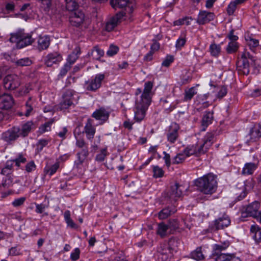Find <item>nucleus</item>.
<instances>
[{"label": "nucleus", "mask_w": 261, "mask_h": 261, "mask_svg": "<svg viewBox=\"0 0 261 261\" xmlns=\"http://www.w3.org/2000/svg\"><path fill=\"white\" fill-rule=\"evenodd\" d=\"M152 87L153 83L151 82H146L143 93L136 98L134 119L137 122H141L145 117L146 112L151 102Z\"/></svg>", "instance_id": "obj_1"}, {"label": "nucleus", "mask_w": 261, "mask_h": 261, "mask_svg": "<svg viewBox=\"0 0 261 261\" xmlns=\"http://www.w3.org/2000/svg\"><path fill=\"white\" fill-rule=\"evenodd\" d=\"M198 190L204 194H212L217 188V176L212 173L198 178L195 180Z\"/></svg>", "instance_id": "obj_2"}, {"label": "nucleus", "mask_w": 261, "mask_h": 261, "mask_svg": "<svg viewBox=\"0 0 261 261\" xmlns=\"http://www.w3.org/2000/svg\"><path fill=\"white\" fill-rule=\"evenodd\" d=\"M178 240L175 238H171L168 243L161 244L158 248V257L162 261H167L169 258H171L174 252L177 251Z\"/></svg>", "instance_id": "obj_3"}, {"label": "nucleus", "mask_w": 261, "mask_h": 261, "mask_svg": "<svg viewBox=\"0 0 261 261\" xmlns=\"http://www.w3.org/2000/svg\"><path fill=\"white\" fill-rule=\"evenodd\" d=\"M255 59L249 53H244L239 58L237 63V68L239 73L248 75L250 72V66L254 65Z\"/></svg>", "instance_id": "obj_4"}, {"label": "nucleus", "mask_w": 261, "mask_h": 261, "mask_svg": "<svg viewBox=\"0 0 261 261\" xmlns=\"http://www.w3.org/2000/svg\"><path fill=\"white\" fill-rule=\"evenodd\" d=\"M75 92L72 89H66L62 96V100L59 105L61 110H66L74 105V95Z\"/></svg>", "instance_id": "obj_5"}, {"label": "nucleus", "mask_w": 261, "mask_h": 261, "mask_svg": "<svg viewBox=\"0 0 261 261\" xmlns=\"http://www.w3.org/2000/svg\"><path fill=\"white\" fill-rule=\"evenodd\" d=\"M259 206L260 203L256 201L249 204L246 208L245 211L242 212V217H252L261 223V212L258 211Z\"/></svg>", "instance_id": "obj_6"}, {"label": "nucleus", "mask_w": 261, "mask_h": 261, "mask_svg": "<svg viewBox=\"0 0 261 261\" xmlns=\"http://www.w3.org/2000/svg\"><path fill=\"white\" fill-rule=\"evenodd\" d=\"M3 85L6 89L14 90L20 86V79L16 74H9L4 77Z\"/></svg>", "instance_id": "obj_7"}, {"label": "nucleus", "mask_w": 261, "mask_h": 261, "mask_svg": "<svg viewBox=\"0 0 261 261\" xmlns=\"http://www.w3.org/2000/svg\"><path fill=\"white\" fill-rule=\"evenodd\" d=\"M230 224L229 217L226 214H224L222 217L214 221V224L210 226V229L211 231L214 232L227 227Z\"/></svg>", "instance_id": "obj_8"}, {"label": "nucleus", "mask_w": 261, "mask_h": 261, "mask_svg": "<svg viewBox=\"0 0 261 261\" xmlns=\"http://www.w3.org/2000/svg\"><path fill=\"white\" fill-rule=\"evenodd\" d=\"M105 77L104 74H98L95 75L94 79L86 82L85 86L86 90L95 91L100 87L101 82L104 80Z\"/></svg>", "instance_id": "obj_9"}, {"label": "nucleus", "mask_w": 261, "mask_h": 261, "mask_svg": "<svg viewBox=\"0 0 261 261\" xmlns=\"http://www.w3.org/2000/svg\"><path fill=\"white\" fill-rule=\"evenodd\" d=\"M20 136V128L14 126L2 134V138L5 141L11 143Z\"/></svg>", "instance_id": "obj_10"}, {"label": "nucleus", "mask_w": 261, "mask_h": 261, "mask_svg": "<svg viewBox=\"0 0 261 261\" xmlns=\"http://www.w3.org/2000/svg\"><path fill=\"white\" fill-rule=\"evenodd\" d=\"M69 19V22L72 25L78 27L84 22L85 14L82 11L80 10H76L74 12H70Z\"/></svg>", "instance_id": "obj_11"}, {"label": "nucleus", "mask_w": 261, "mask_h": 261, "mask_svg": "<svg viewBox=\"0 0 261 261\" xmlns=\"http://www.w3.org/2000/svg\"><path fill=\"white\" fill-rule=\"evenodd\" d=\"M179 129V125L175 122L172 123L170 125L167 133V138L170 143H174L178 139Z\"/></svg>", "instance_id": "obj_12"}, {"label": "nucleus", "mask_w": 261, "mask_h": 261, "mask_svg": "<svg viewBox=\"0 0 261 261\" xmlns=\"http://www.w3.org/2000/svg\"><path fill=\"white\" fill-rule=\"evenodd\" d=\"M180 187L181 186L177 183L171 186L170 189L165 193L166 197L172 201H176L182 195Z\"/></svg>", "instance_id": "obj_13"}, {"label": "nucleus", "mask_w": 261, "mask_h": 261, "mask_svg": "<svg viewBox=\"0 0 261 261\" xmlns=\"http://www.w3.org/2000/svg\"><path fill=\"white\" fill-rule=\"evenodd\" d=\"M124 16L123 12L117 13L114 16L111 17L106 23L105 29L108 32H111L120 22V20Z\"/></svg>", "instance_id": "obj_14"}, {"label": "nucleus", "mask_w": 261, "mask_h": 261, "mask_svg": "<svg viewBox=\"0 0 261 261\" xmlns=\"http://www.w3.org/2000/svg\"><path fill=\"white\" fill-rule=\"evenodd\" d=\"M110 4L114 9L125 8L126 12L129 13L133 12V5L129 0H115V2L114 0H110Z\"/></svg>", "instance_id": "obj_15"}, {"label": "nucleus", "mask_w": 261, "mask_h": 261, "mask_svg": "<svg viewBox=\"0 0 261 261\" xmlns=\"http://www.w3.org/2000/svg\"><path fill=\"white\" fill-rule=\"evenodd\" d=\"M62 55L58 52L48 54L45 59V64L47 67H51L54 64H57L62 60Z\"/></svg>", "instance_id": "obj_16"}, {"label": "nucleus", "mask_w": 261, "mask_h": 261, "mask_svg": "<svg viewBox=\"0 0 261 261\" xmlns=\"http://www.w3.org/2000/svg\"><path fill=\"white\" fill-rule=\"evenodd\" d=\"M214 137V134L207 133L203 138V143L198 147L199 152H205L212 145Z\"/></svg>", "instance_id": "obj_17"}, {"label": "nucleus", "mask_w": 261, "mask_h": 261, "mask_svg": "<svg viewBox=\"0 0 261 261\" xmlns=\"http://www.w3.org/2000/svg\"><path fill=\"white\" fill-rule=\"evenodd\" d=\"M14 103L12 96L10 94H3L0 96V109L8 110L12 108Z\"/></svg>", "instance_id": "obj_18"}, {"label": "nucleus", "mask_w": 261, "mask_h": 261, "mask_svg": "<svg viewBox=\"0 0 261 261\" xmlns=\"http://www.w3.org/2000/svg\"><path fill=\"white\" fill-rule=\"evenodd\" d=\"M214 18V14L213 13L202 11L200 12L197 19V22L199 24H204L213 20Z\"/></svg>", "instance_id": "obj_19"}, {"label": "nucleus", "mask_w": 261, "mask_h": 261, "mask_svg": "<svg viewBox=\"0 0 261 261\" xmlns=\"http://www.w3.org/2000/svg\"><path fill=\"white\" fill-rule=\"evenodd\" d=\"M92 116L96 120H99L104 122L108 119L109 113L105 108H101L98 110H96L92 114Z\"/></svg>", "instance_id": "obj_20"}, {"label": "nucleus", "mask_w": 261, "mask_h": 261, "mask_svg": "<svg viewBox=\"0 0 261 261\" xmlns=\"http://www.w3.org/2000/svg\"><path fill=\"white\" fill-rule=\"evenodd\" d=\"M95 128L93 125V120L88 119L84 127V132L88 139L91 140L94 138L95 134Z\"/></svg>", "instance_id": "obj_21"}, {"label": "nucleus", "mask_w": 261, "mask_h": 261, "mask_svg": "<svg viewBox=\"0 0 261 261\" xmlns=\"http://www.w3.org/2000/svg\"><path fill=\"white\" fill-rule=\"evenodd\" d=\"M34 39L30 34H24L21 33L20 40L18 42V48H21L28 45L32 44L34 42Z\"/></svg>", "instance_id": "obj_22"}, {"label": "nucleus", "mask_w": 261, "mask_h": 261, "mask_svg": "<svg viewBox=\"0 0 261 261\" xmlns=\"http://www.w3.org/2000/svg\"><path fill=\"white\" fill-rule=\"evenodd\" d=\"M213 118V112L206 111L204 113L201 120L202 130H205L208 125L212 123Z\"/></svg>", "instance_id": "obj_23"}, {"label": "nucleus", "mask_w": 261, "mask_h": 261, "mask_svg": "<svg viewBox=\"0 0 261 261\" xmlns=\"http://www.w3.org/2000/svg\"><path fill=\"white\" fill-rule=\"evenodd\" d=\"M50 38L47 36H40L38 40V49L41 51L46 49L50 44Z\"/></svg>", "instance_id": "obj_24"}, {"label": "nucleus", "mask_w": 261, "mask_h": 261, "mask_svg": "<svg viewBox=\"0 0 261 261\" xmlns=\"http://www.w3.org/2000/svg\"><path fill=\"white\" fill-rule=\"evenodd\" d=\"M176 212L175 207L173 206H168L161 210L158 214V217L160 219H165L168 218L171 214Z\"/></svg>", "instance_id": "obj_25"}, {"label": "nucleus", "mask_w": 261, "mask_h": 261, "mask_svg": "<svg viewBox=\"0 0 261 261\" xmlns=\"http://www.w3.org/2000/svg\"><path fill=\"white\" fill-rule=\"evenodd\" d=\"M230 245L229 241H225L219 244H215L213 246V254H218V253H222V251L225 250Z\"/></svg>", "instance_id": "obj_26"}, {"label": "nucleus", "mask_w": 261, "mask_h": 261, "mask_svg": "<svg viewBox=\"0 0 261 261\" xmlns=\"http://www.w3.org/2000/svg\"><path fill=\"white\" fill-rule=\"evenodd\" d=\"M249 135L251 141H256L261 137V130L259 129V126L255 125L250 129Z\"/></svg>", "instance_id": "obj_27"}, {"label": "nucleus", "mask_w": 261, "mask_h": 261, "mask_svg": "<svg viewBox=\"0 0 261 261\" xmlns=\"http://www.w3.org/2000/svg\"><path fill=\"white\" fill-rule=\"evenodd\" d=\"M252 237L257 243L261 242V229L257 226L252 225L250 228Z\"/></svg>", "instance_id": "obj_28"}, {"label": "nucleus", "mask_w": 261, "mask_h": 261, "mask_svg": "<svg viewBox=\"0 0 261 261\" xmlns=\"http://www.w3.org/2000/svg\"><path fill=\"white\" fill-rule=\"evenodd\" d=\"M212 255L214 257H215V261H230L233 257L234 254L220 253L218 254H213Z\"/></svg>", "instance_id": "obj_29"}, {"label": "nucleus", "mask_w": 261, "mask_h": 261, "mask_svg": "<svg viewBox=\"0 0 261 261\" xmlns=\"http://www.w3.org/2000/svg\"><path fill=\"white\" fill-rule=\"evenodd\" d=\"M80 48L79 47L75 48L72 53L68 55L66 63H69L70 65L71 66L78 59L79 55L80 54Z\"/></svg>", "instance_id": "obj_30"}, {"label": "nucleus", "mask_w": 261, "mask_h": 261, "mask_svg": "<svg viewBox=\"0 0 261 261\" xmlns=\"http://www.w3.org/2000/svg\"><path fill=\"white\" fill-rule=\"evenodd\" d=\"M245 2V0H235L230 2L227 8V12L228 14L229 15H232L237 8V5H241Z\"/></svg>", "instance_id": "obj_31"}, {"label": "nucleus", "mask_w": 261, "mask_h": 261, "mask_svg": "<svg viewBox=\"0 0 261 261\" xmlns=\"http://www.w3.org/2000/svg\"><path fill=\"white\" fill-rule=\"evenodd\" d=\"M89 151L88 147H85L83 148H82L81 151L77 153V156L78 158L77 160V164L82 165L84 162L86 158L89 155Z\"/></svg>", "instance_id": "obj_32"}, {"label": "nucleus", "mask_w": 261, "mask_h": 261, "mask_svg": "<svg viewBox=\"0 0 261 261\" xmlns=\"http://www.w3.org/2000/svg\"><path fill=\"white\" fill-rule=\"evenodd\" d=\"M59 168V163L56 162L51 166H46L44 169V173L51 176L55 174Z\"/></svg>", "instance_id": "obj_33"}, {"label": "nucleus", "mask_w": 261, "mask_h": 261, "mask_svg": "<svg viewBox=\"0 0 261 261\" xmlns=\"http://www.w3.org/2000/svg\"><path fill=\"white\" fill-rule=\"evenodd\" d=\"M192 258L199 261L204 259V256L201 250V247H197L194 251L190 254Z\"/></svg>", "instance_id": "obj_34"}, {"label": "nucleus", "mask_w": 261, "mask_h": 261, "mask_svg": "<svg viewBox=\"0 0 261 261\" xmlns=\"http://www.w3.org/2000/svg\"><path fill=\"white\" fill-rule=\"evenodd\" d=\"M256 165L254 163H246L242 170V173L243 174H251L256 169Z\"/></svg>", "instance_id": "obj_35"}, {"label": "nucleus", "mask_w": 261, "mask_h": 261, "mask_svg": "<svg viewBox=\"0 0 261 261\" xmlns=\"http://www.w3.org/2000/svg\"><path fill=\"white\" fill-rule=\"evenodd\" d=\"M33 123L31 121L27 122L24 124L22 128H20V136L24 137L28 136L29 133L31 131Z\"/></svg>", "instance_id": "obj_36"}, {"label": "nucleus", "mask_w": 261, "mask_h": 261, "mask_svg": "<svg viewBox=\"0 0 261 261\" xmlns=\"http://www.w3.org/2000/svg\"><path fill=\"white\" fill-rule=\"evenodd\" d=\"M103 55V50L97 46H95L91 52V56L95 60H99Z\"/></svg>", "instance_id": "obj_37"}, {"label": "nucleus", "mask_w": 261, "mask_h": 261, "mask_svg": "<svg viewBox=\"0 0 261 261\" xmlns=\"http://www.w3.org/2000/svg\"><path fill=\"white\" fill-rule=\"evenodd\" d=\"M168 229L169 228L167 225L163 223H159L158 227L157 234L162 238H164L167 236V231Z\"/></svg>", "instance_id": "obj_38"}, {"label": "nucleus", "mask_w": 261, "mask_h": 261, "mask_svg": "<svg viewBox=\"0 0 261 261\" xmlns=\"http://www.w3.org/2000/svg\"><path fill=\"white\" fill-rule=\"evenodd\" d=\"M2 178V180L0 178V191L9 188L12 184V180L9 177H6L5 178L3 177Z\"/></svg>", "instance_id": "obj_39"}, {"label": "nucleus", "mask_w": 261, "mask_h": 261, "mask_svg": "<svg viewBox=\"0 0 261 261\" xmlns=\"http://www.w3.org/2000/svg\"><path fill=\"white\" fill-rule=\"evenodd\" d=\"M239 48V44L236 41H230L226 47V51L228 54L236 53Z\"/></svg>", "instance_id": "obj_40"}, {"label": "nucleus", "mask_w": 261, "mask_h": 261, "mask_svg": "<svg viewBox=\"0 0 261 261\" xmlns=\"http://www.w3.org/2000/svg\"><path fill=\"white\" fill-rule=\"evenodd\" d=\"M66 2V9L72 12H74L77 10L76 9L78 7L77 4L74 0H65Z\"/></svg>", "instance_id": "obj_41"}, {"label": "nucleus", "mask_w": 261, "mask_h": 261, "mask_svg": "<svg viewBox=\"0 0 261 261\" xmlns=\"http://www.w3.org/2000/svg\"><path fill=\"white\" fill-rule=\"evenodd\" d=\"M184 153L186 154V156H189L193 154H203L205 152H199L198 148L196 149V147L192 146L191 147L186 148L184 151Z\"/></svg>", "instance_id": "obj_42"}, {"label": "nucleus", "mask_w": 261, "mask_h": 261, "mask_svg": "<svg viewBox=\"0 0 261 261\" xmlns=\"http://www.w3.org/2000/svg\"><path fill=\"white\" fill-rule=\"evenodd\" d=\"M210 51L212 56L217 57L221 51V47L216 44H212L210 47Z\"/></svg>", "instance_id": "obj_43"}, {"label": "nucleus", "mask_w": 261, "mask_h": 261, "mask_svg": "<svg viewBox=\"0 0 261 261\" xmlns=\"http://www.w3.org/2000/svg\"><path fill=\"white\" fill-rule=\"evenodd\" d=\"M196 93L197 92L195 91L194 87H192L187 90H185L184 100H190Z\"/></svg>", "instance_id": "obj_44"}, {"label": "nucleus", "mask_w": 261, "mask_h": 261, "mask_svg": "<svg viewBox=\"0 0 261 261\" xmlns=\"http://www.w3.org/2000/svg\"><path fill=\"white\" fill-rule=\"evenodd\" d=\"M41 4L44 10L48 11L52 6L53 0H37Z\"/></svg>", "instance_id": "obj_45"}, {"label": "nucleus", "mask_w": 261, "mask_h": 261, "mask_svg": "<svg viewBox=\"0 0 261 261\" xmlns=\"http://www.w3.org/2000/svg\"><path fill=\"white\" fill-rule=\"evenodd\" d=\"M31 64L32 61L29 58H22L15 62V64L19 66H30Z\"/></svg>", "instance_id": "obj_46"}, {"label": "nucleus", "mask_w": 261, "mask_h": 261, "mask_svg": "<svg viewBox=\"0 0 261 261\" xmlns=\"http://www.w3.org/2000/svg\"><path fill=\"white\" fill-rule=\"evenodd\" d=\"M21 32H17L11 34V37L9 40L12 43H16V47L18 48V42L20 40Z\"/></svg>", "instance_id": "obj_47"}, {"label": "nucleus", "mask_w": 261, "mask_h": 261, "mask_svg": "<svg viewBox=\"0 0 261 261\" xmlns=\"http://www.w3.org/2000/svg\"><path fill=\"white\" fill-rule=\"evenodd\" d=\"M153 177L155 178L161 177L164 175V171L158 166L153 167Z\"/></svg>", "instance_id": "obj_48"}, {"label": "nucleus", "mask_w": 261, "mask_h": 261, "mask_svg": "<svg viewBox=\"0 0 261 261\" xmlns=\"http://www.w3.org/2000/svg\"><path fill=\"white\" fill-rule=\"evenodd\" d=\"M53 121H48L47 122H45L44 124L41 125L39 129V132H40V133H45V132H48L49 130H50V126H51V125L52 124Z\"/></svg>", "instance_id": "obj_49"}, {"label": "nucleus", "mask_w": 261, "mask_h": 261, "mask_svg": "<svg viewBox=\"0 0 261 261\" xmlns=\"http://www.w3.org/2000/svg\"><path fill=\"white\" fill-rule=\"evenodd\" d=\"M119 50V47L117 46L111 44L108 51H107V55L108 56L112 57L116 55Z\"/></svg>", "instance_id": "obj_50"}, {"label": "nucleus", "mask_w": 261, "mask_h": 261, "mask_svg": "<svg viewBox=\"0 0 261 261\" xmlns=\"http://www.w3.org/2000/svg\"><path fill=\"white\" fill-rule=\"evenodd\" d=\"M186 157L185 153H179L174 158L173 164H180L185 161Z\"/></svg>", "instance_id": "obj_51"}, {"label": "nucleus", "mask_w": 261, "mask_h": 261, "mask_svg": "<svg viewBox=\"0 0 261 261\" xmlns=\"http://www.w3.org/2000/svg\"><path fill=\"white\" fill-rule=\"evenodd\" d=\"M167 225L171 231L175 230L179 227L178 222L176 219L170 220Z\"/></svg>", "instance_id": "obj_52"}, {"label": "nucleus", "mask_w": 261, "mask_h": 261, "mask_svg": "<svg viewBox=\"0 0 261 261\" xmlns=\"http://www.w3.org/2000/svg\"><path fill=\"white\" fill-rule=\"evenodd\" d=\"M49 140L47 139H40L39 140L37 144V150L40 151L42 150L44 147L46 146L49 143Z\"/></svg>", "instance_id": "obj_53"}, {"label": "nucleus", "mask_w": 261, "mask_h": 261, "mask_svg": "<svg viewBox=\"0 0 261 261\" xmlns=\"http://www.w3.org/2000/svg\"><path fill=\"white\" fill-rule=\"evenodd\" d=\"M186 42V38L185 36H182L179 38L176 41V47L178 49H180L182 47Z\"/></svg>", "instance_id": "obj_54"}, {"label": "nucleus", "mask_w": 261, "mask_h": 261, "mask_svg": "<svg viewBox=\"0 0 261 261\" xmlns=\"http://www.w3.org/2000/svg\"><path fill=\"white\" fill-rule=\"evenodd\" d=\"M174 61L173 56L168 55L162 63V65L165 67H168Z\"/></svg>", "instance_id": "obj_55"}, {"label": "nucleus", "mask_w": 261, "mask_h": 261, "mask_svg": "<svg viewBox=\"0 0 261 261\" xmlns=\"http://www.w3.org/2000/svg\"><path fill=\"white\" fill-rule=\"evenodd\" d=\"M189 19V18L188 17H185L183 18L179 19L175 21H174V25H180L182 24H189V21L188 20Z\"/></svg>", "instance_id": "obj_56"}, {"label": "nucleus", "mask_w": 261, "mask_h": 261, "mask_svg": "<svg viewBox=\"0 0 261 261\" xmlns=\"http://www.w3.org/2000/svg\"><path fill=\"white\" fill-rule=\"evenodd\" d=\"M27 161V159L25 158H24L22 154H19L18 158L15 159V160H13V162L15 163V165L19 167L20 164L21 163H24Z\"/></svg>", "instance_id": "obj_57"}, {"label": "nucleus", "mask_w": 261, "mask_h": 261, "mask_svg": "<svg viewBox=\"0 0 261 261\" xmlns=\"http://www.w3.org/2000/svg\"><path fill=\"white\" fill-rule=\"evenodd\" d=\"M74 136L76 139V145L77 147L81 149L87 147V144L83 139H78L75 134H74Z\"/></svg>", "instance_id": "obj_58"}, {"label": "nucleus", "mask_w": 261, "mask_h": 261, "mask_svg": "<svg viewBox=\"0 0 261 261\" xmlns=\"http://www.w3.org/2000/svg\"><path fill=\"white\" fill-rule=\"evenodd\" d=\"M80 250L79 248H76L71 253L70 258L72 260H76L80 257Z\"/></svg>", "instance_id": "obj_59"}, {"label": "nucleus", "mask_w": 261, "mask_h": 261, "mask_svg": "<svg viewBox=\"0 0 261 261\" xmlns=\"http://www.w3.org/2000/svg\"><path fill=\"white\" fill-rule=\"evenodd\" d=\"M71 66L69 63H66L64 67L61 69L59 75L63 76L66 74L67 72L71 69Z\"/></svg>", "instance_id": "obj_60"}, {"label": "nucleus", "mask_w": 261, "mask_h": 261, "mask_svg": "<svg viewBox=\"0 0 261 261\" xmlns=\"http://www.w3.org/2000/svg\"><path fill=\"white\" fill-rule=\"evenodd\" d=\"M71 66L69 63H66L64 67L61 69L59 75L63 76L66 74L67 72L71 69Z\"/></svg>", "instance_id": "obj_61"}, {"label": "nucleus", "mask_w": 261, "mask_h": 261, "mask_svg": "<svg viewBox=\"0 0 261 261\" xmlns=\"http://www.w3.org/2000/svg\"><path fill=\"white\" fill-rule=\"evenodd\" d=\"M36 167L34 162L31 161L25 165V170L28 172H31L36 169Z\"/></svg>", "instance_id": "obj_62"}, {"label": "nucleus", "mask_w": 261, "mask_h": 261, "mask_svg": "<svg viewBox=\"0 0 261 261\" xmlns=\"http://www.w3.org/2000/svg\"><path fill=\"white\" fill-rule=\"evenodd\" d=\"M46 206L44 204H36V210L35 212L37 213L41 214L43 212Z\"/></svg>", "instance_id": "obj_63"}, {"label": "nucleus", "mask_w": 261, "mask_h": 261, "mask_svg": "<svg viewBox=\"0 0 261 261\" xmlns=\"http://www.w3.org/2000/svg\"><path fill=\"white\" fill-rule=\"evenodd\" d=\"M152 41L153 43L151 45L150 50H151V52L154 53L160 48V43L155 39L153 40Z\"/></svg>", "instance_id": "obj_64"}]
</instances>
